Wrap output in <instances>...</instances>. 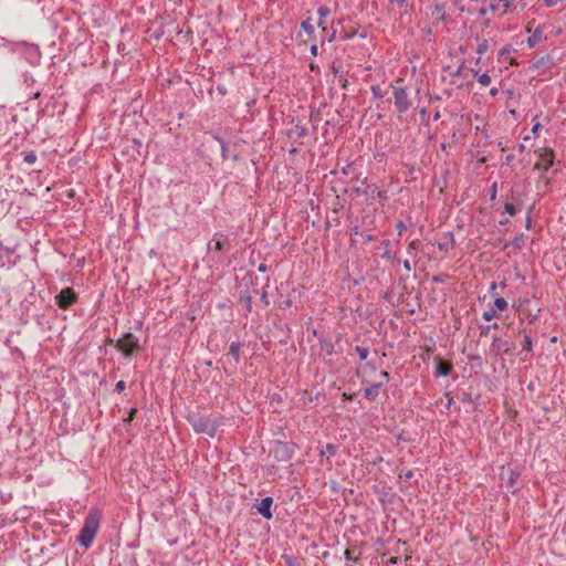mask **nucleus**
I'll list each match as a JSON object with an SVG mask.
<instances>
[{"label":"nucleus","mask_w":566,"mask_h":566,"mask_svg":"<svg viewBox=\"0 0 566 566\" xmlns=\"http://www.w3.org/2000/svg\"><path fill=\"white\" fill-rule=\"evenodd\" d=\"M108 344H114L115 348L122 352L125 357H130L135 353L140 350L139 339L130 332H127L123 335L122 338L114 342L113 339H107Z\"/></svg>","instance_id":"nucleus-3"},{"label":"nucleus","mask_w":566,"mask_h":566,"mask_svg":"<svg viewBox=\"0 0 566 566\" xmlns=\"http://www.w3.org/2000/svg\"><path fill=\"white\" fill-rule=\"evenodd\" d=\"M258 270L262 273L268 271V265L265 263H261L258 268Z\"/></svg>","instance_id":"nucleus-49"},{"label":"nucleus","mask_w":566,"mask_h":566,"mask_svg":"<svg viewBox=\"0 0 566 566\" xmlns=\"http://www.w3.org/2000/svg\"><path fill=\"white\" fill-rule=\"evenodd\" d=\"M418 247H419V241L418 240H412L409 243L408 249H407L408 254L415 256L416 253H417Z\"/></svg>","instance_id":"nucleus-31"},{"label":"nucleus","mask_w":566,"mask_h":566,"mask_svg":"<svg viewBox=\"0 0 566 566\" xmlns=\"http://www.w3.org/2000/svg\"><path fill=\"white\" fill-rule=\"evenodd\" d=\"M432 15L436 18L437 21H446L447 20V13L444 10V7L440 3H437L433 8Z\"/></svg>","instance_id":"nucleus-21"},{"label":"nucleus","mask_w":566,"mask_h":566,"mask_svg":"<svg viewBox=\"0 0 566 566\" xmlns=\"http://www.w3.org/2000/svg\"><path fill=\"white\" fill-rule=\"evenodd\" d=\"M338 81L342 83V86L345 88L346 87V84H347V80L345 78V76H343V78H338Z\"/></svg>","instance_id":"nucleus-57"},{"label":"nucleus","mask_w":566,"mask_h":566,"mask_svg":"<svg viewBox=\"0 0 566 566\" xmlns=\"http://www.w3.org/2000/svg\"><path fill=\"white\" fill-rule=\"evenodd\" d=\"M185 38H186L187 41L192 38V31L190 29H187L185 31Z\"/></svg>","instance_id":"nucleus-50"},{"label":"nucleus","mask_w":566,"mask_h":566,"mask_svg":"<svg viewBox=\"0 0 566 566\" xmlns=\"http://www.w3.org/2000/svg\"><path fill=\"white\" fill-rule=\"evenodd\" d=\"M523 350L532 352V338L530 335L524 336Z\"/></svg>","instance_id":"nucleus-32"},{"label":"nucleus","mask_w":566,"mask_h":566,"mask_svg":"<svg viewBox=\"0 0 566 566\" xmlns=\"http://www.w3.org/2000/svg\"><path fill=\"white\" fill-rule=\"evenodd\" d=\"M275 457L280 460H289L292 457L290 448L286 443L277 442L274 450Z\"/></svg>","instance_id":"nucleus-13"},{"label":"nucleus","mask_w":566,"mask_h":566,"mask_svg":"<svg viewBox=\"0 0 566 566\" xmlns=\"http://www.w3.org/2000/svg\"><path fill=\"white\" fill-rule=\"evenodd\" d=\"M490 94H491L492 96H496V95L499 94V88H497V87H492V88L490 90Z\"/></svg>","instance_id":"nucleus-55"},{"label":"nucleus","mask_w":566,"mask_h":566,"mask_svg":"<svg viewBox=\"0 0 566 566\" xmlns=\"http://www.w3.org/2000/svg\"><path fill=\"white\" fill-rule=\"evenodd\" d=\"M434 361H436V371H434L436 376L447 377L450 375V373L452 371V368H453L451 363L443 360L441 357H436Z\"/></svg>","instance_id":"nucleus-9"},{"label":"nucleus","mask_w":566,"mask_h":566,"mask_svg":"<svg viewBox=\"0 0 566 566\" xmlns=\"http://www.w3.org/2000/svg\"><path fill=\"white\" fill-rule=\"evenodd\" d=\"M382 386H384V382H376V384H373V385L366 387L364 389L365 397L370 401L376 400Z\"/></svg>","instance_id":"nucleus-12"},{"label":"nucleus","mask_w":566,"mask_h":566,"mask_svg":"<svg viewBox=\"0 0 566 566\" xmlns=\"http://www.w3.org/2000/svg\"><path fill=\"white\" fill-rule=\"evenodd\" d=\"M504 210H505V212H507L511 216H515L517 213L516 207L511 202L505 203Z\"/></svg>","instance_id":"nucleus-34"},{"label":"nucleus","mask_w":566,"mask_h":566,"mask_svg":"<svg viewBox=\"0 0 566 566\" xmlns=\"http://www.w3.org/2000/svg\"><path fill=\"white\" fill-rule=\"evenodd\" d=\"M370 91L375 98H382L386 95V92H384L379 85H373Z\"/></svg>","instance_id":"nucleus-29"},{"label":"nucleus","mask_w":566,"mask_h":566,"mask_svg":"<svg viewBox=\"0 0 566 566\" xmlns=\"http://www.w3.org/2000/svg\"><path fill=\"white\" fill-rule=\"evenodd\" d=\"M495 316H496V311H495L494 308L489 310V311H485V312L483 313V318H484L485 321H491V319H493Z\"/></svg>","instance_id":"nucleus-37"},{"label":"nucleus","mask_w":566,"mask_h":566,"mask_svg":"<svg viewBox=\"0 0 566 566\" xmlns=\"http://www.w3.org/2000/svg\"><path fill=\"white\" fill-rule=\"evenodd\" d=\"M78 295L72 287H65L55 295V303L61 310H67L73 304L77 303Z\"/></svg>","instance_id":"nucleus-5"},{"label":"nucleus","mask_w":566,"mask_h":566,"mask_svg":"<svg viewBox=\"0 0 566 566\" xmlns=\"http://www.w3.org/2000/svg\"><path fill=\"white\" fill-rule=\"evenodd\" d=\"M464 69V62H462L455 70L450 71V76L452 77H459Z\"/></svg>","instance_id":"nucleus-35"},{"label":"nucleus","mask_w":566,"mask_h":566,"mask_svg":"<svg viewBox=\"0 0 566 566\" xmlns=\"http://www.w3.org/2000/svg\"><path fill=\"white\" fill-rule=\"evenodd\" d=\"M367 178H365L361 184L365 185V187H356L354 188V191L358 196H365L367 202L370 205L374 202V200L381 198L384 192L378 188L376 185H367Z\"/></svg>","instance_id":"nucleus-6"},{"label":"nucleus","mask_w":566,"mask_h":566,"mask_svg":"<svg viewBox=\"0 0 566 566\" xmlns=\"http://www.w3.org/2000/svg\"><path fill=\"white\" fill-rule=\"evenodd\" d=\"M494 306H495V311H505L507 308V302L505 301V298L503 297H496L494 300Z\"/></svg>","instance_id":"nucleus-26"},{"label":"nucleus","mask_w":566,"mask_h":566,"mask_svg":"<svg viewBox=\"0 0 566 566\" xmlns=\"http://www.w3.org/2000/svg\"><path fill=\"white\" fill-rule=\"evenodd\" d=\"M317 51H318L317 45H316V44H313V45L311 46V54H312V55H314V56H316V55H317Z\"/></svg>","instance_id":"nucleus-51"},{"label":"nucleus","mask_w":566,"mask_h":566,"mask_svg":"<svg viewBox=\"0 0 566 566\" xmlns=\"http://www.w3.org/2000/svg\"><path fill=\"white\" fill-rule=\"evenodd\" d=\"M301 28L308 34L312 35L314 33V27L312 24L311 18H307L301 23Z\"/></svg>","instance_id":"nucleus-25"},{"label":"nucleus","mask_w":566,"mask_h":566,"mask_svg":"<svg viewBox=\"0 0 566 566\" xmlns=\"http://www.w3.org/2000/svg\"><path fill=\"white\" fill-rule=\"evenodd\" d=\"M511 52V49L509 48H505V49H502L500 52H499V56L502 57L506 54H509Z\"/></svg>","instance_id":"nucleus-47"},{"label":"nucleus","mask_w":566,"mask_h":566,"mask_svg":"<svg viewBox=\"0 0 566 566\" xmlns=\"http://www.w3.org/2000/svg\"><path fill=\"white\" fill-rule=\"evenodd\" d=\"M552 64H553V62H552V57L549 54H546V55H543L539 57H535L533 60V66L536 69L546 70V69H549Z\"/></svg>","instance_id":"nucleus-15"},{"label":"nucleus","mask_w":566,"mask_h":566,"mask_svg":"<svg viewBox=\"0 0 566 566\" xmlns=\"http://www.w3.org/2000/svg\"><path fill=\"white\" fill-rule=\"evenodd\" d=\"M403 268H405V269H406V271H408V272L411 270V264H410L409 260H405V261H403Z\"/></svg>","instance_id":"nucleus-54"},{"label":"nucleus","mask_w":566,"mask_h":566,"mask_svg":"<svg viewBox=\"0 0 566 566\" xmlns=\"http://www.w3.org/2000/svg\"><path fill=\"white\" fill-rule=\"evenodd\" d=\"M396 228L398 230V233L401 234L402 231L406 229V226H405L403 221L400 220L397 222Z\"/></svg>","instance_id":"nucleus-42"},{"label":"nucleus","mask_w":566,"mask_h":566,"mask_svg":"<svg viewBox=\"0 0 566 566\" xmlns=\"http://www.w3.org/2000/svg\"><path fill=\"white\" fill-rule=\"evenodd\" d=\"M217 139H218V140L220 142V144H221L222 156H223V158H226V157H227V155H224V150H227V146H228V145H227V143H226L224 140H222L221 138H217Z\"/></svg>","instance_id":"nucleus-43"},{"label":"nucleus","mask_w":566,"mask_h":566,"mask_svg":"<svg viewBox=\"0 0 566 566\" xmlns=\"http://www.w3.org/2000/svg\"><path fill=\"white\" fill-rule=\"evenodd\" d=\"M536 319H537V314L532 316V318L530 319V323H534Z\"/></svg>","instance_id":"nucleus-63"},{"label":"nucleus","mask_w":566,"mask_h":566,"mask_svg":"<svg viewBox=\"0 0 566 566\" xmlns=\"http://www.w3.org/2000/svg\"><path fill=\"white\" fill-rule=\"evenodd\" d=\"M126 388V384L124 380H119L115 385V390L122 392Z\"/></svg>","instance_id":"nucleus-41"},{"label":"nucleus","mask_w":566,"mask_h":566,"mask_svg":"<svg viewBox=\"0 0 566 566\" xmlns=\"http://www.w3.org/2000/svg\"><path fill=\"white\" fill-rule=\"evenodd\" d=\"M337 453V446L328 443L326 447L321 451L322 457H334Z\"/></svg>","instance_id":"nucleus-23"},{"label":"nucleus","mask_w":566,"mask_h":566,"mask_svg":"<svg viewBox=\"0 0 566 566\" xmlns=\"http://www.w3.org/2000/svg\"><path fill=\"white\" fill-rule=\"evenodd\" d=\"M24 163L32 165L36 160V156L33 151L27 153L23 158Z\"/></svg>","instance_id":"nucleus-33"},{"label":"nucleus","mask_w":566,"mask_h":566,"mask_svg":"<svg viewBox=\"0 0 566 566\" xmlns=\"http://www.w3.org/2000/svg\"><path fill=\"white\" fill-rule=\"evenodd\" d=\"M439 118H440V113H439V112H437V113L434 114V116H433V119H434V120H438Z\"/></svg>","instance_id":"nucleus-64"},{"label":"nucleus","mask_w":566,"mask_h":566,"mask_svg":"<svg viewBox=\"0 0 566 566\" xmlns=\"http://www.w3.org/2000/svg\"><path fill=\"white\" fill-rule=\"evenodd\" d=\"M525 224H526L527 228L531 227V217L530 216L527 217V220L525 221Z\"/></svg>","instance_id":"nucleus-62"},{"label":"nucleus","mask_w":566,"mask_h":566,"mask_svg":"<svg viewBox=\"0 0 566 566\" xmlns=\"http://www.w3.org/2000/svg\"><path fill=\"white\" fill-rule=\"evenodd\" d=\"M273 504V499L271 496L263 497L258 505V512L266 520H271L273 514L271 511V506Z\"/></svg>","instance_id":"nucleus-10"},{"label":"nucleus","mask_w":566,"mask_h":566,"mask_svg":"<svg viewBox=\"0 0 566 566\" xmlns=\"http://www.w3.org/2000/svg\"><path fill=\"white\" fill-rule=\"evenodd\" d=\"M489 10H491V9H490V6H489V7H481V8L479 9V13H480L481 15H485V14H486V12H488Z\"/></svg>","instance_id":"nucleus-48"},{"label":"nucleus","mask_w":566,"mask_h":566,"mask_svg":"<svg viewBox=\"0 0 566 566\" xmlns=\"http://www.w3.org/2000/svg\"><path fill=\"white\" fill-rule=\"evenodd\" d=\"M135 413H136V409L135 408L130 409L129 415H128L126 421H130L134 418Z\"/></svg>","instance_id":"nucleus-52"},{"label":"nucleus","mask_w":566,"mask_h":566,"mask_svg":"<svg viewBox=\"0 0 566 566\" xmlns=\"http://www.w3.org/2000/svg\"><path fill=\"white\" fill-rule=\"evenodd\" d=\"M526 149L524 144L518 145V151H524Z\"/></svg>","instance_id":"nucleus-61"},{"label":"nucleus","mask_w":566,"mask_h":566,"mask_svg":"<svg viewBox=\"0 0 566 566\" xmlns=\"http://www.w3.org/2000/svg\"><path fill=\"white\" fill-rule=\"evenodd\" d=\"M356 353L358 354L359 358L361 360H366L369 355V349L364 346H356L355 347Z\"/></svg>","instance_id":"nucleus-28"},{"label":"nucleus","mask_w":566,"mask_h":566,"mask_svg":"<svg viewBox=\"0 0 566 566\" xmlns=\"http://www.w3.org/2000/svg\"><path fill=\"white\" fill-rule=\"evenodd\" d=\"M331 70H332L334 75H339V78L340 77L343 78L344 74H343V71H342L340 66H337V65L333 64Z\"/></svg>","instance_id":"nucleus-39"},{"label":"nucleus","mask_w":566,"mask_h":566,"mask_svg":"<svg viewBox=\"0 0 566 566\" xmlns=\"http://www.w3.org/2000/svg\"><path fill=\"white\" fill-rule=\"evenodd\" d=\"M292 304H293L292 300L290 297H287L280 303V308H282V310L290 308L292 306Z\"/></svg>","instance_id":"nucleus-38"},{"label":"nucleus","mask_w":566,"mask_h":566,"mask_svg":"<svg viewBox=\"0 0 566 566\" xmlns=\"http://www.w3.org/2000/svg\"><path fill=\"white\" fill-rule=\"evenodd\" d=\"M473 75L476 76L478 82L482 86H489L491 84V77L488 73H483V74L479 75L476 71H473Z\"/></svg>","instance_id":"nucleus-24"},{"label":"nucleus","mask_w":566,"mask_h":566,"mask_svg":"<svg viewBox=\"0 0 566 566\" xmlns=\"http://www.w3.org/2000/svg\"><path fill=\"white\" fill-rule=\"evenodd\" d=\"M343 398L346 399V400H350V399H353V396L344 392L343 394Z\"/></svg>","instance_id":"nucleus-59"},{"label":"nucleus","mask_w":566,"mask_h":566,"mask_svg":"<svg viewBox=\"0 0 566 566\" xmlns=\"http://www.w3.org/2000/svg\"><path fill=\"white\" fill-rule=\"evenodd\" d=\"M454 247V237L451 232L448 233L447 240L444 242L438 243V249L440 251L448 252L449 250L453 249Z\"/></svg>","instance_id":"nucleus-20"},{"label":"nucleus","mask_w":566,"mask_h":566,"mask_svg":"<svg viewBox=\"0 0 566 566\" xmlns=\"http://www.w3.org/2000/svg\"><path fill=\"white\" fill-rule=\"evenodd\" d=\"M518 476H520V473L512 469H510L507 472L502 471V473H501V480L505 481L507 489L512 490V492H515L514 485H515Z\"/></svg>","instance_id":"nucleus-11"},{"label":"nucleus","mask_w":566,"mask_h":566,"mask_svg":"<svg viewBox=\"0 0 566 566\" xmlns=\"http://www.w3.org/2000/svg\"><path fill=\"white\" fill-rule=\"evenodd\" d=\"M388 563H390V564H397V563H398V557H390V558L388 559Z\"/></svg>","instance_id":"nucleus-58"},{"label":"nucleus","mask_w":566,"mask_h":566,"mask_svg":"<svg viewBox=\"0 0 566 566\" xmlns=\"http://www.w3.org/2000/svg\"><path fill=\"white\" fill-rule=\"evenodd\" d=\"M543 35V29L541 27H537L533 33L527 39V44L530 48L535 46L537 43L542 42L544 40Z\"/></svg>","instance_id":"nucleus-17"},{"label":"nucleus","mask_w":566,"mask_h":566,"mask_svg":"<svg viewBox=\"0 0 566 566\" xmlns=\"http://www.w3.org/2000/svg\"><path fill=\"white\" fill-rule=\"evenodd\" d=\"M544 3L547 8H552L557 4V0H544Z\"/></svg>","instance_id":"nucleus-46"},{"label":"nucleus","mask_w":566,"mask_h":566,"mask_svg":"<svg viewBox=\"0 0 566 566\" xmlns=\"http://www.w3.org/2000/svg\"><path fill=\"white\" fill-rule=\"evenodd\" d=\"M390 88L392 91L394 105L398 114L401 115L407 113L412 106V101L409 96L407 86L403 84V80L401 77L396 78L390 84Z\"/></svg>","instance_id":"nucleus-2"},{"label":"nucleus","mask_w":566,"mask_h":566,"mask_svg":"<svg viewBox=\"0 0 566 566\" xmlns=\"http://www.w3.org/2000/svg\"><path fill=\"white\" fill-rule=\"evenodd\" d=\"M240 350H241V343L240 342H232L229 347V353L227 356H231L233 358V368L237 367V365L240 361Z\"/></svg>","instance_id":"nucleus-14"},{"label":"nucleus","mask_w":566,"mask_h":566,"mask_svg":"<svg viewBox=\"0 0 566 566\" xmlns=\"http://www.w3.org/2000/svg\"><path fill=\"white\" fill-rule=\"evenodd\" d=\"M391 3H397L402 10L401 17L408 12L409 0H389Z\"/></svg>","instance_id":"nucleus-27"},{"label":"nucleus","mask_w":566,"mask_h":566,"mask_svg":"<svg viewBox=\"0 0 566 566\" xmlns=\"http://www.w3.org/2000/svg\"><path fill=\"white\" fill-rule=\"evenodd\" d=\"M227 242H228V239L226 235H223L221 233H216L213 235V239L211 240V242L208 244V249L211 250L212 249L211 243H213L214 250L221 251Z\"/></svg>","instance_id":"nucleus-16"},{"label":"nucleus","mask_w":566,"mask_h":566,"mask_svg":"<svg viewBox=\"0 0 566 566\" xmlns=\"http://www.w3.org/2000/svg\"><path fill=\"white\" fill-rule=\"evenodd\" d=\"M554 164V151L552 148H542L539 151V161L535 164L534 169L546 172Z\"/></svg>","instance_id":"nucleus-7"},{"label":"nucleus","mask_w":566,"mask_h":566,"mask_svg":"<svg viewBox=\"0 0 566 566\" xmlns=\"http://www.w3.org/2000/svg\"><path fill=\"white\" fill-rule=\"evenodd\" d=\"M514 159V155H509L506 157V163L510 164Z\"/></svg>","instance_id":"nucleus-60"},{"label":"nucleus","mask_w":566,"mask_h":566,"mask_svg":"<svg viewBox=\"0 0 566 566\" xmlns=\"http://www.w3.org/2000/svg\"><path fill=\"white\" fill-rule=\"evenodd\" d=\"M239 301H240V303L243 304V306L245 308V316H247L249 313L252 312V296L248 292L241 293Z\"/></svg>","instance_id":"nucleus-18"},{"label":"nucleus","mask_w":566,"mask_h":566,"mask_svg":"<svg viewBox=\"0 0 566 566\" xmlns=\"http://www.w3.org/2000/svg\"><path fill=\"white\" fill-rule=\"evenodd\" d=\"M260 300L264 304V306H269L270 302H269V298H268L266 290H263V292L261 293Z\"/></svg>","instance_id":"nucleus-40"},{"label":"nucleus","mask_w":566,"mask_h":566,"mask_svg":"<svg viewBox=\"0 0 566 566\" xmlns=\"http://www.w3.org/2000/svg\"><path fill=\"white\" fill-rule=\"evenodd\" d=\"M475 40L479 41L476 46V53L482 55L489 50V40L480 39L479 35L475 36Z\"/></svg>","instance_id":"nucleus-22"},{"label":"nucleus","mask_w":566,"mask_h":566,"mask_svg":"<svg viewBox=\"0 0 566 566\" xmlns=\"http://www.w3.org/2000/svg\"><path fill=\"white\" fill-rule=\"evenodd\" d=\"M461 400H462L463 402H468V403L473 405V410H475V409H476V403L473 401V399H472V397H471V395H470V394L464 392V394L462 395Z\"/></svg>","instance_id":"nucleus-36"},{"label":"nucleus","mask_w":566,"mask_h":566,"mask_svg":"<svg viewBox=\"0 0 566 566\" xmlns=\"http://www.w3.org/2000/svg\"><path fill=\"white\" fill-rule=\"evenodd\" d=\"M217 91L219 92L220 95L224 96L227 94V88L226 86L223 85H218L217 86Z\"/></svg>","instance_id":"nucleus-45"},{"label":"nucleus","mask_w":566,"mask_h":566,"mask_svg":"<svg viewBox=\"0 0 566 566\" xmlns=\"http://www.w3.org/2000/svg\"><path fill=\"white\" fill-rule=\"evenodd\" d=\"M101 511L91 509L85 517L84 525L80 531L77 542L81 546L87 548L92 545L101 523Z\"/></svg>","instance_id":"nucleus-1"},{"label":"nucleus","mask_w":566,"mask_h":566,"mask_svg":"<svg viewBox=\"0 0 566 566\" xmlns=\"http://www.w3.org/2000/svg\"><path fill=\"white\" fill-rule=\"evenodd\" d=\"M317 13L319 15V20H318V27L322 28L323 30H325V20L326 18L331 14V9L327 7V6H321L318 9H317Z\"/></svg>","instance_id":"nucleus-19"},{"label":"nucleus","mask_w":566,"mask_h":566,"mask_svg":"<svg viewBox=\"0 0 566 566\" xmlns=\"http://www.w3.org/2000/svg\"><path fill=\"white\" fill-rule=\"evenodd\" d=\"M189 421L197 433H207L210 437L217 433V423L207 417L193 415Z\"/></svg>","instance_id":"nucleus-4"},{"label":"nucleus","mask_w":566,"mask_h":566,"mask_svg":"<svg viewBox=\"0 0 566 566\" xmlns=\"http://www.w3.org/2000/svg\"><path fill=\"white\" fill-rule=\"evenodd\" d=\"M380 376H381L382 378H385V380H386V381H388V379H389V374H388V371L382 370V371L380 373Z\"/></svg>","instance_id":"nucleus-56"},{"label":"nucleus","mask_w":566,"mask_h":566,"mask_svg":"<svg viewBox=\"0 0 566 566\" xmlns=\"http://www.w3.org/2000/svg\"><path fill=\"white\" fill-rule=\"evenodd\" d=\"M361 235H363L364 242H370L374 240V235L370 233H366V234L363 233Z\"/></svg>","instance_id":"nucleus-44"},{"label":"nucleus","mask_w":566,"mask_h":566,"mask_svg":"<svg viewBox=\"0 0 566 566\" xmlns=\"http://www.w3.org/2000/svg\"><path fill=\"white\" fill-rule=\"evenodd\" d=\"M541 128V124L539 123H535L533 125V128H532V133L533 134H536L538 132V129Z\"/></svg>","instance_id":"nucleus-53"},{"label":"nucleus","mask_w":566,"mask_h":566,"mask_svg":"<svg viewBox=\"0 0 566 566\" xmlns=\"http://www.w3.org/2000/svg\"><path fill=\"white\" fill-rule=\"evenodd\" d=\"M354 549H346L344 556L346 560L357 563L360 559V553L357 556L353 555Z\"/></svg>","instance_id":"nucleus-30"},{"label":"nucleus","mask_w":566,"mask_h":566,"mask_svg":"<svg viewBox=\"0 0 566 566\" xmlns=\"http://www.w3.org/2000/svg\"><path fill=\"white\" fill-rule=\"evenodd\" d=\"M286 135L290 139L297 140L308 135V128L297 122L287 130Z\"/></svg>","instance_id":"nucleus-8"}]
</instances>
